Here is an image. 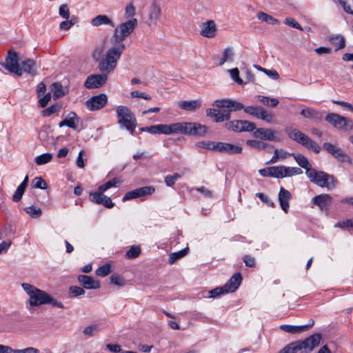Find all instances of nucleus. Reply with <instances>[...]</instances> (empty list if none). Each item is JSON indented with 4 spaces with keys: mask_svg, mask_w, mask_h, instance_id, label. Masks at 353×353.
I'll list each match as a JSON object with an SVG mask.
<instances>
[{
    "mask_svg": "<svg viewBox=\"0 0 353 353\" xmlns=\"http://www.w3.org/2000/svg\"><path fill=\"white\" fill-rule=\"evenodd\" d=\"M138 25V21L132 18L119 24L114 30L110 39L111 47L107 50L108 62L114 63L119 60L125 49L123 41L134 31Z\"/></svg>",
    "mask_w": 353,
    "mask_h": 353,
    "instance_id": "f257e3e1",
    "label": "nucleus"
},
{
    "mask_svg": "<svg viewBox=\"0 0 353 353\" xmlns=\"http://www.w3.org/2000/svg\"><path fill=\"white\" fill-rule=\"evenodd\" d=\"M108 53L99 62L98 68L101 72V74H91L88 76L84 83V86L88 89L98 88L105 85L108 75L112 72L117 65L118 60L114 63L108 62Z\"/></svg>",
    "mask_w": 353,
    "mask_h": 353,
    "instance_id": "f03ea898",
    "label": "nucleus"
},
{
    "mask_svg": "<svg viewBox=\"0 0 353 353\" xmlns=\"http://www.w3.org/2000/svg\"><path fill=\"white\" fill-rule=\"evenodd\" d=\"M169 134H182L189 136H204L208 132V128L198 123L179 122L169 125Z\"/></svg>",
    "mask_w": 353,
    "mask_h": 353,
    "instance_id": "7ed1b4c3",
    "label": "nucleus"
},
{
    "mask_svg": "<svg viewBox=\"0 0 353 353\" xmlns=\"http://www.w3.org/2000/svg\"><path fill=\"white\" fill-rule=\"evenodd\" d=\"M285 132L292 140L299 143L307 149L312 150L316 154L320 153L321 148L307 135L292 127H287Z\"/></svg>",
    "mask_w": 353,
    "mask_h": 353,
    "instance_id": "20e7f679",
    "label": "nucleus"
},
{
    "mask_svg": "<svg viewBox=\"0 0 353 353\" xmlns=\"http://www.w3.org/2000/svg\"><path fill=\"white\" fill-rule=\"evenodd\" d=\"M21 288L28 295V303L32 307H38L46 304L49 294L35 286L28 283H21Z\"/></svg>",
    "mask_w": 353,
    "mask_h": 353,
    "instance_id": "39448f33",
    "label": "nucleus"
},
{
    "mask_svg": "<svg viewBox=\"0 0 353 353\" xmlns=\"http://www.w3.org/2000/svg\"><path fill=\"white\" fill-rule=\"evenodd\" d=\"M310 181L321 188H334L336 181L332 175L315 169H307L305 172Z\"/></svg>",
    "mask_w": 353,
    "mask_h": 353,
    "instance_id": "423d86ee",
    "label": "nucleus"
},
{
    "mask_svg": "<svg viewBox=\"0 0 353 353\" xmlns=\"http://www.w3.org/2000/svg\"><path fill=\"white\" fill-rule=\"evenodd\" d=\"M117 114L120 125L125 127L132 134L137 125L136 118L133 112L127 106L119 105L117 108Z\"/></svg>",
    "mask_w": 353,
    "mask_h": 353,
    "instance_id": "0eeeda50",
    "label": "nucleus"
},
{
    "mask_svg": "<svg viewBox=\"0 0 353 353\" xmlns=\"http://www.w3.org/2000/svg\"><path fill=\"white\" fill-rule=\"evenodd\" d=\"M242 280L240 273H236L225 284L223 287L216 288L209 292L210 297H216L221 294L234 292L239 286Z\"/></svg>",
    "mask_w": 353,
    "mask_h": 353,
    "instance_id": "6e6552de",
    "label": "nucleus"
},
{
    "mask_svg": "<svg viewBox=\"0 0 353 353\" xmlns=\"http://www.w3.org/2000/svg\"><path fill=\"white\" fill-rule=\"evenodd\" d=\"M325 119L336 129L343 130L353 129V121L350 119L339 114L328 113L325 116Z\"/></svg>",
    "mask_w": 353,
    "mask_h": 353,
    "instance_id": "1a4fd4ad",
    "label": "nucleus"
},
{
    "mask_svg": "<svg viewBox=\"0 0 353 353\" xmlns=\"http://www.w3.org/2000/svg\"><path fill=\"white\" fill-rule=\"evenodd\" d=\"M323 148L334 159L341 163L352 164L351 157L341 148L329 142H325Z\"/></svg>",
    "mask_w": 353,
    "mask_h": 353,
    "instance_id": "9d476101",
    "label": "nucleus"
},
{
    "mask_svg": "<svg viewBox=\"0 0 353 353\" xmlns=\"http://www.w3.org/2000/svg\"><path fill=\"white\" fill-rule=\"evenodd\" d=\"M247 114L260 119L268 123H274V115L267 110L261 106H247L244 108Z\"/></svg>",
    "mask_w": 353,
    "mask_h": 353,
    "instance_id": "9b49d317",
    "label": "nucleus"
},
{
    "mask_svg": "<svg viewBox=\"0 0 353 353\" xmlns=\"http://www.w3.org/2000/svg\"><path fill=\"white\" fill-rule=\"evenodd\" d=\"M3 66L9 72L14 73L18 76H21L22 74V69H20L19 65L17 53L12 50L8 51L6 62L3 63Z\"/></svg>",
    "mask_w": 353,
    "mask_h": 353,
    "instance_id": "f8f14e48",
    "label": "nucleus"
},
{
    "mask_svg": "<svg viewBox=\"0 0 353 353\" xmlns=\"http://www.w3.org/2000/svg\"><path fill=\"white\" fill-rule=\"evenodd\" d=\"M321 339V334L316 333L310 336L303 341H296L300 351L302 350L305 353H310L319 345Z\"/></svg>",
    "mask_w": 353,
    "mask_h": 353,
    "instance_id": "ddd939ff",
    "label": "nucleus"
},
{
    "mask_svg": "<svg viewBox=\"0 0 353 353\" xmlns=\"http://www.w3.org/2000/svg\"><path fill=\"white\" fill-rule=\"evenodd\" d=\"M252 134L255 139L262 141H280L279 132L271 128H256Z\"/></svg>",
    "mask_w": 353,
    "mask_h": 353,
    "instance_id": "4468645a",
    "label": "nucleus"
},
{
    "mask_svg": "<svg viewBox=\"0 0 353 353\" xmlns=\"http://www.w3.org/2000/svg\"><path fill=\"white\" fill-rule=\"evenodd\" d=\"M108 102V97L105 94H99L93 96L87 100L85 105L90 111L99 110L103 108Z\"/></svg>",
    "mask_w": 353,
    "mask_h": 353,
    "instance_id": "2eb2a0df",
    "label": "nucleus"
},
{
    "mask_svg": "<svg viewBox=\"0 0 353 353\" xmlns=\"http://www.w3.org/2000/svg\"><path fill=\"white\" fill-rule=\"evenodd\" d=\"M155 191V189L152 186H145L139 188L134 189L130 192H128L122 201H125L127 200L139 198L147 195L152 194Z\"/></svg>",
    "mask_w": 353,
    "mask_h": 353,
    "instance_id": "dca6fc26",
    "label": "nucleus"
},
{
    "mask_svg": "<svg viewBox=\"0 0 353 353\" xmlns=\"http://www.w3.org/2000/svg\"><path fill=\"white\" fill-rule=\"evenodd\" d=\"M213 105L219 108H225L228 109L229 111L232 112L238 111L240 110H244V108H245L243 103L231 99H221L215 101L213 103Z\"/></svg>",
    "mask_w": 353,
    "mask_h": 353,
    "instance_id": "f3484780",
    "label": "nucleus"
},
{
    "mask_svg": "<svg viewBox=\"0 0 353 353\" xmlns=\"http://www.w3.org/2000/svg\"><path fill=\"white\" fill-rule=\"evenodd\" d=\"M216 152L228 154H241L243 152V148L232 143L217 142Z\"/></svg>",
    "mask_w": 353,
    "mask_h": 353,
    "instance_id": "a211bd4d",
    "label": "nucleus"
},
{
    "mask_svg": "<svg viewBox=\"0 0 353 353\" xmlns=\"http://www.w3.org/2000/svg\"><path fill=\"white\" fill-rule=\"evenodd\" d=\"M312 201L321 211H327L332 202V199L329 194H322L315 196Z\"/></svg>",
    "mask_w": 353,
    "mask_h": 353,
    "instance_id": "6ab92c4d",
    "label": "nucleus"
},
{
    "mask_svg": "<svg viewBox=\"0 0 353 353\" xmlns=\"http://www.w3.org/2000/svg\"><path fill=\"white\" fill-rule=\"evenodd\" d=\"M148 14L149 25H156L161 14V6L155 2L152 3L148 8Z\"/></svg>",
    "mask_w": 353,
    "mask_h": 353,
    "instance_id": "aec40b11",
    "label": "nucleus"
},
{
    "mask_svg": "<svg viewBox=\"0 0 353 353\" xmlns=\"http://www.w3.org/2000/svg\"><path fill=\"white\" fill-rule=\"evenodd\" d=\"M217 32L216 25L213 20H208L202 23L200 34L206 38L214 37Z\"/></svg>",
    "mask_w": 353,
    "mask_h": 353,
    "instance_id": "412c9836",
    "label": "nucleus"
},
{
    "mask_svg": "<svg viewBox=\"0 0 353 353\" xmlns=\"http://www.w3.org/2000/svg\"><path fill=\"white\" fill-rule=\"evenodd\" d=\"M103 192H91L90 194V198L91 200L97 203L101 204L105 206L106 208H111L114 205V203L112 201L111 199L104 194Z\"/></svg>",
    "mask_w": 353,
    "mask_h": 353,
    "instance_id": "4be33fe9",
    "label": "nucleus"
},
{
    "mask_svg": "<svg viewBox=\"0 0 353 353\" xmlns=\"http://www.w3.org/2000/svg\"><path fill=\"white\" fill-rule=\"evenodd\" d=\"M314 323V320L310 319L309 321V323L307 325H282L280 326V328L283 331L288 332V333H291V334L301 333V332L307 331L309 328L312 327Z\"/></svg>",
    "mask_w": 353,
    "mask_h": 353,
    "instance_id": "5701e85b",
    "label": "nucleus"
},
{
    "mask_svg": "<svg viewBox=\"0 0 353 353\" xmlns=\"http://www.w3.org/2000/svg\"><path fill=\"white\" fill-rule=\"evenodd\" d=\"M178 106L183 110L194 112L202 106V101L199 99L192 101H181L178 103Z\"/></svg>",
    "mask_w": 353,
    "mask_h": 353,
    "instance_id": "b1692460",
    "label": "nucleus"
},
{
    "mask_svg": "<svg viewBox=\"0 0 353 353\" xmlns=\"http://www.w3.org/2000/svg\"><path fill=\"white\" fill-rule=\"evenodd\" d=\"M292 198L291 193L284 188H281L279 193V201L282 210L287 213L289 209V201Z\"/></svg>",
    "mask_w": 353,
    "mask_h": 353,
    "instance_id": "393cba45",
    "label": "nucleus"
},
{
    "mask_svg": "<svg viewBox=\"0 0 353 353\" xmlns=\"http://www.w3.org/2000/svg\"><path fill=\"white\" fill-rule=\"evenodd\" d=\"M79 119L75 112H70L66 117L59 123L60 128L63 126H68L72 129L76 130L78 127Z\"/></svg>",
    "mask_w": 353,
    "mask_h": 353,
    "instance_id": "a878e982",
    "label": "nucleus"
},
{
    "mask_svg": "<svg viewBox=\"0 0 353 353\" xmlns=\"http://www.w3.org/2000/svg\"><path fill=\"white\" fill-rule=\"evenodd\" d=\"M78 281L86 289H98L100 287L99 282L90 276L79 275Z\"/></svg>",
    "mask_w": 353,
    "mask_h": 353,
    "instance_id": "bb28decb",
    "label": "nucleus"
},
{
    "mask_svg": "<svg viewBox=\"0 0 353 353\" xmlns=\"http://www.w3.org/2000/svg\"><path fill=\"white\" fill-rule=\"evenodd\" d=\"M91 24L94 27H99L102 25H108L112 28L114 27L113 21L105 14H99L92 19Z\"/></svg>",
    "mask_w": 353,
    "mask_h": 353,
    "instance_id": "cd10ccee",
    "label": "nucleus"
},
{
    "mask_svg": "<svg viewBox=\"0 0 353 353\" xmlns=\"http://www.w3.org/2000/svg\"><path fill=\"white\" fill-rule=\"evenodd\" d=\"M169 125L166 124H159L154 125L150 127L143 128L142 131H146L151 134H169Z\"/></svg>",
    "mask_w": 353,
    "mask_h": 353,
    "instance_id": "c85d7f7f",
    "label": "nucleus"
},
{
    "mask_svg": "<svg viewBox=\"0 0 353 353\" xmlns=\"http://www.w3.org/2000/svg\"><path fill=\"white\" fill-rule=\"evenodd\" d=\"M300 114L303 117L307 119L321 120L323 118V115L320 112L315 109L310 108L303 109L301 111Z\"/></svg>",
    "mask_w": 353,
    "mask_h": 353,
    "instance_id": "c756f323",
    "label": "nucleus"
},
{
    "mask_svg": "<svg viewBox=\"0 0 353 353\" xmlns=\"http://www.w3.org/2000/svg\"><path fill=\"white\" fill-rule=\"evenodd\" d=\"M35 65L36 63L34 60L28 59L21 62L20 69H22V72L23 71L29 73L32 76H34L37 74Z\"/></svg>",
    "mask_w": 353,
    "mask_h": 353,
    "instance_id": "7c9ffc66",
    "label": "nucleus"
},
{
    "mask_svg": "<svg viewBox=\"0 0 353 353\" xmlns=\"http://www.w3.org/2000/svg\"><path fill=\"white\" fill-rule=\"evenodd\" d=\"M246 145L257 150H263L268 148H272L270 144L259 140H247Z\"/></svg>",
    "mask_w": 353,
    "mask_h": 353,
    "instance_id": "2f4dec72",
    "label": "nucleus"
},
{
    "mask_svg": "<svg viewBox=\"0 0 353 353\" xmlns=\"http://www.w3.org/2000/svg\"><path fill=\"white\" fill-rule=\"evenodd\" d=\"M257 98L261 103L268 107L275 108L279 103V100L276 98H271L262 95L257 96Z\"/></svg>",
    "mask_w": 353,
    "mask_h": 353,
    "instance_id": "473e14b6",
    "label": "nucleus"
},
{
    "mask_svg": "<svg viewBox=\"0 0 353 353\" xmlns=\"http://www.w3.org/2000/svg\"><path fill=\"white\" fill-rule=\"evenodd\" d=\"M257 18L259 20L265 22L268 24L274 25V24L279 23V21L278 19L274 18L271 15H269L267 13L263 12H259L257 13Z\"/></svg>",
    "mask_w": 353,
    "mask_h": 353,
    "instance_id": "72a5a7b5",
    "label": "nucleus"
},
{
    "mask_svg": "<svg viewBox=\"0 0 353 353\" xmlns=\"http://www.w3.org/2000/svg\"><path fill=\"white\" fill-rule=\"evenodd\" d=\"M121 183H122V180H121L120 179L114 178L113 179L110 180V181H107L106 183H105L104 184L100 185L99 187V191L100 192H103L112 187H115V186L119 185L120 184H121Z\"/></svg>",
    "mask_w": 353,
    "mask_h": 353,
    "instance_id": "f704fd0d",
    "label": "nucleus"
},
{
    "mask_svg": "<svg viewBox=\"0 0 353 353\" xmlns=\"http://www.w3.org/2000/svg\"><path fill=\"white\" fill-rule=\"evenodd\" d=\"M330 41L332 45L336 46L338 50L345 48V38L341 34L330 37Z\"/></svg>",
    "mask_w": 353,
    "mask_h": 353,
    "instance_id": "c9c22d12",
    "label": "nucleus"
},
{
    "mask_svg": "<svg viewBox=\"0 0 353 353\" xmlns=\"http://www.w3.org/2000/svg\"><path fill=\"white\" fill-rule=\"evenodd\" d=\"M292 155L294 157V158L295 159L296 163L303 168H305V171L307 170V169H312L311 166H310V164L308 161V160L307 159L306 157H305L302 154H292Z\"/></svg>",
    "mask_w": 353,
    "mask_h": 353,
    "instance_id": "e433bc0d",
    "label": "nucleus"
},
{
    "mask_svg": "<svg viewBox=\"0 0 353 353\" xmlns=\"http://www.w3.org/2000/svg\"><path fill=\"white\" fill-rule=\"evenodd\" d=\"M242 120H234L225 123V127L229 130L235 132H241Z\"/></svg>",
    "mask_w": 353,
    "mask_h": 353,
    "instance_id": "4c0bfd02",
    "label": "nucleus"
},
{
    "mask_svg": "<svg viewBox=\"0 0 353 353\" xmlns=\"http://www.w3.org/2000/svg\"><path fill=\"white\" fill-rule=\"evenodd\" d=\"M51 87L52 91L53 92V97L54 99H58L65 95L63 86L60 83H53Z\"/></svg>",
    "mask_w": 353,
    "mask_h": 353,
    "instance_id": "58836bf2",
    "label": "nucleus"
},
{
    "mask_svg": "<svg viewBox=\"0 0 353 353\" xmlns=\"http://www.w3.org/2000/svg\"><path fill=\"white\" fill-rule=\"evenodd\" d=\"M188 251V248H184L179 252L171 253L169 256V263L170 264H173L175 263L178 259L182 258L185 255L187 254Z\"/></svg>",
    "mask_w": 353,
    "mask_h": 353,
    "instance_id": "ea45409f",
    "label": "nucleus"
},
{
    "mask_svg": "<svg viewBox=\"0 0 353 353\" xmlns=\"http://www.w3.org/2000/svg\"><path fill=\"white\" fill-rule=\"evenodd\" d=\"M52 159V154L51 153H45L41 154L35 158V163L39 165H43L49 163Z\"/></svg>",
    "mask_w": 353,
    "mask_h": 353,
    "instance_id": "a19ab883",
    "label": "nucleus"
},
{
    "mask_svg": "<svg viewBox=\"0 0 353 353\" xmlns=\"http://www.w3.org/2000/svg\"><path fill=\"white\" fill-rule=\"evenodd\" d=\"M112 272L111 265L109 263H105L103 265L99 268L95 273L97 276L105 277L108 276Z\"/></svg>",
    "mask_w": 353,
    "mask_h": 353,
    "instance_id": "79ce46f5",
    "label": "nucleus"
},
{
    "mask_svg": "<svg viewBox=\"0 0 353 353\" xmlns=\"http://www.w3.org/2000/svg\"><path fill=\"white\" fill-rule=\"evenodd\" d=\"M271 177L277 179L284 178V165L271 167Z\"/></svg>",
    "mask_w": 353,
    "mask_h": 353,
    "instance_id": "37998d69",
    "label": "nucleus"
},
{
    "mask_svg": "<svg viewBox=\"0 0 353 353\" xmlns=\"http://www.w3.org/2000/svg\"><path fill=\"white\" fill-rule=\"evenodd\" d=\"M284 177H290L294 175H299L303 173L299 168H290L284 166Z\"/></svg>",
    "mask_w": 353,
    "mask_h": 353,
    "instance_id": "c03bdc74",
    "label": "nucleus"
},
{
    "mask_svg": "<svg viewBox=\"0 0 353 353\" xmlns=\"http://www.w3.org/2000/svg\"><path fill=\"white\" fill-rule=\"evenodd\" d=\"M300 351L297 341L293 342L285 346L279 353H296Z\"/></svg>",
    "mask_w": 353,
    "mask_h": 353,
    "instance_id": "a18cd8bd",
    "label": "nucleus"
},
{
    "mask_svg": "<svg viewBox=\"0 0 353 353\" xmlns=\"http://www.w3.org/2000/svg\"><path fill=\"white\" fill-rule=\"evenodd\" d=\"M256 128V127L254 123L246 120H242L241 132H249L253 133Z\"/></svg>",
    "mask_w": 353,
    "mask_h": 353,
    "instance_id": "49530a36",
    "label": "nucleus"
},
{
    "mask_svg": "<svg viewBox=\"0 0 353 353\" xmlns=\"http://www.w3.org/2000/svg\"><path fill=\"white\" fill-rule=\"evenodd\" d=\"M110 279L111 283L115 285H118L119 287H123L125 284V279L117 274H112L111 276L110 277Z\"/></svg>",
    "mask_w": 353,
    "mask_h": 353,
    "instance_id": "de8ad7c7",
    "label": "nucleus"
},
{
    "mask_svg": "<svg viewBox=\"0 0 353 353\" xmlns=\"http://www.w3.org/2000/svg\"><path fill=\"white\" fill-rule=\"evenodd\" d=\"M61 106L59 104H54L42 111L43 117H49L60 110Z\"/></svg>",
    "mask_w": 353,
    "mask_h": 353,
    "instance_id": "09e8293b",
    "label": "nucleus"
},
{
    "mask_svg": "<svg viewBox=\"0 0 353 353\" xmlns=\"http://www.w3.org/2000/svg\"><path fill=\"white\" fill-rule=\"evenodd\" d=\"M141 253V248L139 246H132L125 254L127 259L137 258Z\"/></svg>",
    "mask_w": 353,
    "mask_h": 353,
    "instance_id": "8fccbe9b",
    "label": "nucleus"
},
{
    "mask_svg": "<svg viewBox=\"0 0 353 353\" xmlns=\"http://www.w3.org/2000/svg\"><path fill=\"white\" fill-rule=\"evenodd\" d=\"M217 142L214 141H200L198 143V147L206 148L212 151H216Z\"/></svg>",
    "mask_w": 353,
    "mask_h": 353,
    "instance_id": "3c124183",
    "label": "nucleus"
},
{
    "mask_svg": "<svg viewBox=\"0 0 353 353\" xmlns=\"http://www.w3.org/2000/svg\"><path fill=\"white\" fill-rule=\"evenodd\" d=\"M59 14L65 19L70 18V8L68 4H61L59 9Z\"/></svg>",
    "mask_w": 353,
    "mask_h": 353,
    "instance_id": "603ef678",
    "label": "nucleus"
},
{
    "mask_svg": "<svg viewBox=\"0 0 353 353\" xmlns=\"http://www.w3.org/2000/svg\"><path fill=\"white\" fill-rule=\"evenodd\" d=\"M232 79L238 84H243V81L239 77V70L237 68L228 70Z\"/></svg>",
    "mask_w": 353,
    "mask_h": 353,
    "instance_id": "864d4df0",
    "label": "nucleus"
},
{
    "mask_svg": "<svg viewBox=\"0 0 353 353\" xmlns=\"http://www.w3.org/2000/svg\"><path fill=\"white\" fill-rule=\"evenodd\" d=\"M206 114L208 117L214 118L215 122H221V121L218 120L219 116H222L221 110L210 108L206 110Z\"/></svg>",
    "mask_w": 353,
    "mask_h": 353,
    "instance_id": "5fc2aeb1",
    "label": "nucleus"
},
{
    "mask_svg": "<svg viewBox=\"0 0 353 353\" xmlns=\"http://www.w3.org/2000/svg\"><path fill=\"white\" fill-rule=\"evenodd\" d=\"M32 187L46 190L48 188L47 183L41 177H36L32 181Z\"/></svg>",
    "mask_w": 353,
    "mask_h": 353,
    "instance_id": "6e6d98bb",
    "label": "nucleus"
},
{
    "mask_svg": "<svg viewBox=\"0 0 353 353\" xmlns=\"http://www.w3.org/2000/svg\"><path fill=\"white\" fill-rule=\"evenodd\" d=\"M104 48L103 46H99L94 48L92 53V59L96 61H100L102 59H101V55L103 52Z\"/></svg>",
    "mask_w": 353,
    "mask_h": 353,
    "instance_id": "4d7b16f0",
    "label": "nucleus"
},
{
    "mask_svg": "<svg viewBox=\"0 0 353 353\" xmlns=\"http://www.w3.org/2000/svg\"><path fill=\"white\" fill-rule=\"evenodd\" d=\"M26 211L31 216L34 217V218L39 217L41 215V210L39 208H37L33 205L31 207L27 208L26 209Z\"/></svg>",
    "mask_w": 353,
    "mask_h": 353,
    "instance_id": "13d9d810",
    "label": "nucleus"
},
{
    "mask_svg": "<svg viewBox=\"0 0 353 353\" xmlns=\"http://www.w3.org/2000/svg\"><path fill=\"white\" fill-rule=\"evenodd\" d=\"M136 8L133 3H128L125 8V17L130 18L134 16Z\"/></svg>",
    "mask_w": 353,
    "mask_h": 353,
    "instance_id": "bf43d9fd",
    "label": "nucleus"
},
{
    "mask_svg": "<svg viewBox=\"0 0 353 353\" xmlns=\"http://www.w3.org/2000/svg\"><path fill=\"white\" fill-rule=\"evenodd\" d=\"M181 177V174L175 173L173 175H168L165 178V183L168 186H172L175 181Z\"/></svg>",
    "mask_w": 353,
    "mask_h": 353,
    "instance_id": "052dcab7",
    "label": "nucleus"
},
{
    "mask_svg": "<svg viewBox=\"0 0 353 353\" xmlns=\"http://www.w3.org/2000/svg\"><path fill=\"white\" fill-rule=\"evenodd\" d=\"M25 190L26 189L19 185L12 195V201L14 202H18L20 201L24 194Z\"/></svg>",
    "mask_w": 353,
    "mask_h": 353,
    "instance_id": "680f3d73",
    "label": "nucleus"
},
{
    "mask_svg": "<svg viewBox=\"0 0 353 353\" xmlns=\"http://www.w3.org/2000/svg\"><path fill=\"white\" fill-rule=\"evenodd\" d=\"M75 21L73 20V19L68 20L65 19V21H63L60 23L59 24V29L61 30H69L73 25H74Z\"/></svg>",
    "mask_w": 353,
    "mask_h": 353,
    "instance_id": "e2e57ef3",
    "label": "nucleus"
},
{
    "mask_svg": "<svg viewBox=\"0 0 353 353\" xmlns=\"http://www.w3.org/2000/svg\"><path fill=\"white\" fill-rule=\"evenodd\" d=\"M285 24L289 26H291L292 28H294L296 29H298V30H303V28L301 26V25L297 23L293 18L292 17H287L285 19Z\"/></svg>",
    "mask_w": 353,
    "mask_h": 353,
    "instance_id": "0e129e2a",
    "label": "nucleus"
},
{
    "mask_svg": "<svg viewBox=\"0 0 353 353\" xmlns=\"http://www.w3.org/2000/svg\"><path fill=\"white\" fill-rule=\"evenodd\" d=\"M343 10L350 14H353V6L347 4V0H338Z\"/></svg>",
    "mask_w": 353,
    "mask_h": 353,
    "instance_id": "69168bd1",
    "label": "nucleus"
},
{
    "mask_svg": "<svg viewBox=\"0 0 353 353\" xmlns=\"http://www.w3.org/2000/svg\"><path fill=\"white\" fill-rule=\"evenodd\" d=\"M70 292L72 296H77L85 294V290L78 286H72L70 288Z\"/></svg>",
    "mask_w": 353,
    "mask_h": 353,
    "instance_id": "338daca9",
    "label": "nucleus"
},
{
    "mask_svg": "<svg viewBox=\"0 0 353 353\" xmlns=\"http://www.w3.org/2000/svg\"><path fill=\"white\" fill-rule=\"evenodd\" d=\"M39 350L34 347H27L23 350H12V353H38Z\"/></svg>",
    "mask_w": 353,
    "mask_h": 353,
    "instance_id": "774afa93",
    "label": "nucleus"
}]
</instances>
